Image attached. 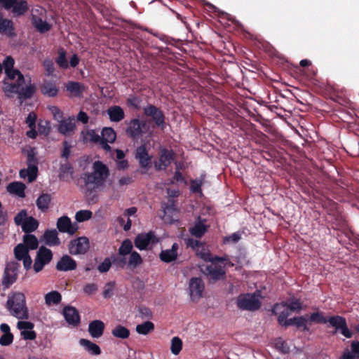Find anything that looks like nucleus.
<instances>
[{
	"label": "nucleus",
	"instance_id": "09e8293b",
	"mask_svg": "<svg viewBox=\"0 0 359 359\" xmlns=\"http://www.w3.org/2000/svg\"><path fill=\"white\" fill-rule=\"evenodd\" d=\"M73 174V168L69 162L62 164L60 167L59 177L60 180H65L68 175Z\"/></svg>",
	"mask_w": 359,
	"mask_h": 359
},
{
	"label": "nucleus",
	"instance_id": "4be33fe9",
	"mask_svg": "<svg viewBox=\"0 0 359 359\" xmlns=\"http://www.w3.org/2000/svg\"><path fill=\"white\" fill-rule=\"evenodd\" d=\"M43 240L45 244L50 247L59 246L61 244L58 231L55 229H46L43 235Z\"/></svg>",
	"mask_w": 359,
	"mask_h": 359
},
{
	"label": "nucleus",
	"instance_id": "e433bc0d",
	"mask_svg": "<svg viewBox=\"0 0 359 359\" xmlns=\"http://www.w3.org/2000/svg\"><path fill=\"white\" fill-rule=\"evenodd\" d=\"M111 334L114 337L122 339H128L130 336V330L121 325H116L112 330Z\"/></svg>",
	"mask_w": 359,
	"mask_h": 359
},
{
	"label": "nucleus",
	"instance_id": "603ef678",
	"mask_svg": "<svg viewBox=\"0 0 359 359\" xmlns=\"http://www.w3.org/2000/svg\"><path fill=\"white\" fill-rule=\"evenodd\" d=\"M114 288H115V282H114V281H110V282L107 283V284H105V285L103 288V292H102L103 297L104 298L111 297L113 295V292H114Z\"/></svg>",
	"mask_w": 359,
	"mask_h": 359
},
{
	"label": "nucleus",
	"instance_id": "423d86ee",
	"mask_svg": "<svg viewBox=\"0 0 359 359\" xmlns=\"http://www.w3.org/2000/svg\"><path fill=\"white\" fill-rule=\"evenodd\" d=\"M20 264L15 261L7 262L1 279V284L4 288H9L16 282L18 276Z\"/></svg>",
	"mask_w": 359,
	"mask_h": 359
},
{
	"label": "nucleus",
	"instance_id": "c85d7f7f",
	"mask_svg": "<svg viewBox=\"0 0 359 359\" xmlns=\"http://www.w3.org/2000/svg\"><path fill=\"white\" fill-rule=\"evenodd\" d=\"M25 188L26 187L22 182H13L8 184L6 190L11 194L18 196L20 198H24L25 196Z\"/></svg>",
	"mask_w": 359,
	"mask_h": 359
},
{
	"label": "nucleus",
	"instance_id": "72a5a7b5",
	"mask_svg": "<svg viewBox=\"0 0 359 359\" xmlns=\"http://www.w3.org/2000/svg\"><path fill=\"white\" fill-rule=\"evenodd\" d=\"M66 88L72 96L81 97L84 90L83 86L78 82L69 81L67 83Z\"/></svg>",
	"mask_w": 359,
	"mask_h": 359
},
{
	"label": "nucleus",
	"instance_id": "37998d69",
	"mask_svg": "<svg viewBox=\"0 0 359 359\" xmlns=\"http://www.w3.org/2000/svg\"><path fill=\"white\" fill-rule=\"evenodd\" d=\"M46 13V10L41 7L37 6L32 10V22H47L46 20L42 18V15Z\"/></svg>",
	"mask_w": 359,
	"mask_h": 359
},
{
	"label": "nucleus",
	"instance_id": "6e6d98bb",
	"mask_svg": "<svg viewBox=\"0 0 359 359\" xmlns=\"http://www.w3.org/2000/svg\"><path fill=\"white\" fill-rule=\"evenodd\" d=\"M310 320L316 323H327V319L325 318L321 313L315 312L311 313L310 316Z\"/></svg>",
	"mask_w": 359,
	"mask_h": 359
},
{
	"label": "nucleus",
	"instance_id": "412c9836",
	"mask_svg": "<svg viewBox=\"0 0 359 359\" xmlns=\"http://www.w3.org/2000/svg\"><path fill=\"white\" fill-rule=\"evenodd\" d=\"M76 268V262L69 255H63L56 264V269L60 271H68Z\"/></svg>",
	"mask_w": 359,
	"mask_h": 359
},
{
	"label": "nucleus",
	"instance_id": "864d4df0",
	"mask_svg": "<svg viewBox=\"0 0 359 359\" xmlns=\"http://www.w3.org/2000/svg\"><path fill=\"white\" fill-rule=\"evenodd\" d=\"M75 219L77 222H83L90 219V210H79L75 215Z\"/></svg>",
	"mask_w": 359,
	"mask_h": 359
},
{
	"label": "nucleus",
	"instance_id": "052dcab7",
	"mask_svg": "<svg viewBox=\"0 0 359 359\" xmlns=\"http://www.w3.org/2000/svg\"><path fill=\"white\" fill-rule=\"evenodd\" d=\"M49 110L52 113L55 120L60 122L63 119V114L62 111L56 106H51L49 107Z\"/></svg>",
	"mask_w": 359,
	"mask_h": 359
},
{
	"label": "nucleus",
	"instance_id": "393cba45",
	"mask_svg": "<svg viewBox=\"0 0 359 359\" xmlns=\"http://www.w3.org/2000/svg\"><path fill=\"white\" fill-rule=\"evenodd\" d=\"M205 5L207 6L208 11L209 12L212 13L214 15V17H217L219 19L224 20L231 21V22H239L238 21L236 20L234 17L232 16L231 14L219 10L218 8H217L215 6L212 5V4L206 3Z\"/></svg>",
	"mask_w": 359,
	"mask_h": 359
},
{
	"label": "nucleus",
	"instance_id": "b1692460",
	"mask_svg": "<svg viewBox=\"0 0 359 359\" xmlns=\"http://www.w3.org/2000/svg\"><path fill=\"white\" fill-rule=\"evenodd\" d=\"M29 7L27 0H18L10 9L13 17L24 16L29 11Z\"/></svg>",
	"mask_w": 359,
	"mask_h": 359
},
{
	"label": "nucleus",
	"instance_id": "a211bd4d",
	"mask_svg": "<svg viewBox=\"0 0 359 359\" xmlns=\"http://www.w3.org/2000/svg\"><path fill=\"white\" fill-rule=\"evenodd\" d=\"M135 158L141 168L148 170L151 165V157L149 155L145 146L142 145L136 149Z\"/></svg>",
	"mask_w": 359,
	"mask_h": 359
},
{
	"label": "nucleus",
	"instance_id": "20e7f679",
	"mask_svg": "<svg viewBox=\"0 0 359 359\" xmlns=\"http://www.w3.org/2000/svg\"><path fill=\"white\" fill-rule=\"evenodd\" d=\"M101 1L102 0H96V1L94 2V0H91V6H93L94 10L97 12V13H95L94 11L91 10V22H93V20H102L98 15L102 16L103 20L107 22H119L120 19L117 18L116 11H111L103 4H96Z\"/></svg>",
	"mask_w": 359,
	"mask_h": 359
},
{
	"label": "nucleus",
	"instance_id": "7c9ffc66",
	"mask_svg": "<svg viewBox=\"0 0 359 359\" xmlns=\"http://www.w3.org/2000/svg\"><path fill=\"white\" fill-rule=\"evenodd\" d=\"M107 114L112 122H119L124 118L125 114L123 109L117 105L111 106L107 109Z\"/></svg>",
	"mask_w": 359,
	"mask_h": 359
},
{
	"label": "nucleus",
	"instance_id": "9b49d317",
	"mask_svg": "<svg viewBox=\"0 0 359 359\" xmlns=\"http://www.w3.org/2000/svg\"><path fill=\"white\" fill-rule=\"evenodd\" d=\"M205 284L201 278H191L189 282L188 291L192 302H197L203 294Z\"/></svg>",
	"mask_w": 359,
	"mask_h": 359
},
{
	"label": "nucleus",
	"instance_id": "2eb2a0df",
	"mask_svg": "<svg viewBox=\"0 0 359 359\" xmlns=\"http://www.w3.org/2000/svg\"><path fill=\"white\" fill-rule=\"evenodd\" d=\"M175 157L172 150L161 147L160 149V156L158 161L154 163V167L157 170H165L169 166Z\"/></svg>",
	"mask_w": 359,
	"mask_h": 359
},
{
	"label": "nucleus",
	"instance_id": "c03bdc74",
	"mask_svg": "<svg viewBox=\"0 0 359 359\" xmlns=\"http://www.w3.org/2000/svg\"><path fill=\"white\" fill-rule=\"evenodd\" d=\"M182 341L179 337H174L171 339L170 351L171 353L177 355L182 349Z\"/></svg>",
	"mask_w": 359,
	"mask_h": 359
},
{
	"label": "nucleus",
	"instance_id": "c756f323",
	"mask_svg": "<svg viewBox=\"0 0 359 359\" xmlns=\"http://www.w3.org/2000/svg\"><path fill=\"white\" fill-rule=\"evenodd\" d=\"M205 219L201 220V218L198 217V221L189 229L190 233L196 238L202 237L208 229V226L205 225Z\"/></svg>",
	"mask_w": 359,
	"mask_h": 359
},
{
	"label": "nucleus",
	"instance_id": "6ab92c4d",
	"mask_svg": "<svg viewBox=\"0 0 359 359\" xmlns=\"http://www.w3.org/2000/svg\"><path fill=\"white\" fill-rule=\"evenodd\" d=\"M145 126L146 123L144 121H140L138 118H134L129 122L126 133L132 137H137L141 135L142 130Z\"/></svg>",
	"mask_w": 359,
	"mask_h": 359
},
{
	"label": "nucleus",
	"instance_id": "4468645a",
	"mask_svg": "<svg viewBox=\"0 0 359 359\" xmlns=\"http://www.w3.org/2000/svg\"><path fill=\"white\" fill-rule=\"evenodd\" d=\"M330 325L335 328L336 331L340 330L341 333L346 338H351L353 332L347 326L345 318L340 316H331L327 319Z\"/></svg>",
	"mask_w": 359,
	"mask_h": 359
},
{
	"label": "nucleus",
	"instance_id": "a878e982",
	"mask_svg": "<svg viewBox=\"0 0 359 359\" xmlns=\"http://www.w3.org/2000/svg\"><path fill=\"white\" fill-rule=\"evenodd\" d=\"M273 311L278 315V321L280 325L283 323L292 313L287 307L286 302L276 304Z\"/></svg>",
	"mask_w": 359,
	"mask_h": 359
},
{
	"label": "nucleus",
	"instance_id": "e2e57ef3",
	"mask_svg": "<svg viewBox=\"0 0 359 359\" xmlns=\"http://www.w3.org/2000/svg\"><path fill=\"white\" fill-rule=\"evenodd\" d=\"M90 183V173L86 172L83 175L81 176L80 179L78 180V184L81 187H86V189L88 190V184Z\"/></svg>",
	"mask_w": 359,
	"mask_h": 359
},
{
	"label": "nucleus",
	"instance_id": "dca6fc26",
	"mask_svg": "<svg viewBox=\"0 0 359 359\" xmlns=\"http://www.w3.org/2000/svg\"><path fill=\"white\" fill-rule=\"evenodd\" d=\"M144 112L146 116H150L154 121L156 126L161 129L165 127V116L163 111L154 105H148L144 108Z\"/></svg>",
	"mask_w": 359,
	"mask_h": 359
},
{
	"label": "nucleus",
	"instance_id": "ddd939ff",
	"mask_svg": "<svg viewBox=\"0 0 359 359\" xmlns=\"http://www.w3.org/2000/svg\"><path fill=\"white\" fill-rule=\"evenodd\" d=\"M56 226L58 231L67 233L70 236L75 234L79 228L76 222H72L71 219L66 215L57 219Z\"/></svg>",
	"mask_w": 359,
	"mask_h": 359
},
{
	"label": "nucleus",
	"instance_id": "0eeeda50",
	"mask_svg": "<svg viewBox=\"0 0 359 359\" xmlns=\"http://www.w3.org/2000/svg\"><path fill=\"white\" fill-rule=\"evenodd\" d=\"M93 172H91V183L95 187L104 185L107 178L109 175V170L107 165L97 161L93 165Z\"/></svg>",
	"mask_w": 359,
	"mask_h": 359
},
{
	"label": "nucleus",
	"instance_id": "f257e3e1",
	"mask_svg": "<svg viewBox=\"0 0 359 359\" xmlns=\"http://www.w3.org/2000/svg\"><path fill=\"white\" fill-rule=\"evenodd\" d=\"M14 60L7 57L4 67L7 79L4 81V92L6 94L17 93L20 99L31 98L36 90V86L32 83L31 78H25L18 69H13Z\"/></svg>",
	"mask_w": 359,
	"mask_h": 359
},
{
	"label": "nucleus",
	"instance_id": "4c0bfd02",
	"mask_svg": "<svg viewBox=\"0 0 359 359\" xmlns=\"http://www.w3.org/2000/svg\"><path fill=\"white\" fill-rule=\"evenodd\" d=\"M29 250H28V248L26 247L24 244L19 243L14 248L13 250L15 258L18 261H21L22 259L26 257L27 255H29Z\"/></svg>",
	"mask_w": 359,
	"mask_h": 359
},
{
	"label": "nucleus",
	"instance_id": "2f4dec72",
	"mask_svg": "<svg viewBox=\"0 0 359 359\" xmlns=\"http://www.w3.org/2000/svg\"><path fill=\"white\" fill-rule=\"evenodd\" d=\"M105 327L104 323L100 320L91 321V337L99 338L104 332Z\"/></svg>",
	"mask_w": 359,
	"mask_h": 359
},
{
	"label": "nucleus",
	"instance_id": "aec40b11",
	"mask_svg": "<svg viewBox=\"0 0 359 359\" xmlns=\"http://www.w3.org/2000/svg\"><path fill=\"white\" fill-rule=\"evenodd\" d=\"M75 128V118L74 116H72L60 121L57 130L61 134L67 136L71 135L74 133Z\"/></svg>",
	"mask_w": 359,
	"mask_h": 359
},
{
	"label": "nucleus",
	"instance_id": "c9c22d12",
	"mask_svg": "<svg viewBox=\"0 0 359 359\" xmlns=\"http://www.w3.org/2000/svg\"><path fill=\"white\" fill-rule=\"evenodd\" d=\"M39 226L38 221L33 217H29L23 222L22 225V231L26 233L34 231Z\"/></svg>",
	"mask_w": 359,
	"mask_h": 359
},
{
	"label": "nucleus",
	"instance_id": "5fc2aeb1",
	"mask_svg": "<svg viewBox=\"0 0 359 359\" xmlns=\"http://www.w3.org/2000/svg\"><path fill=\"white\" fill-rule=\"evenodd\" d=\"M241 238V232H235L231 234L230 236H225L223 239V243L226 244L229 243H236Z\"/></svg>",
	"mask_w": 359,
	"mask_h": 359
},
{
	"label": "nucleus",
	"instance_id": "69168bd1",
	"mask_svg": "<svg viewBox=\"0 0 359 359\" xmlns=\"http://www.w3.org/2000/svg\"><path fill=\"white\" fill-rule=\"evenodd\" d=\"M43 67L48 75L52 74L55 71L53 62L50 59H46L43 61Z\"/></svg>",
	"mask_w": 359,
	"mask_h": 359
},
{
	"label": "nucleus",
	"instance_id": "58836bf2",
	"mask_svg": "<svg viewBox=\"0 0 359 359\" xmlns=\"http://www.w3.org/2000/svg\"><path fill=\"white\" fill-rule=\"evenodd\" d=\"M62 299L61 294L57 291H52L45 295V302L47 305H57Z\"/></svg>",
	"mask_w": 359,
	"mask_h": 359
},
{
	"label": "nucleus",
	"instance_id": "4d7b16f0",
	"mask_svg": "<svg viewBox=\"0 0 359 359\" xmlns=\"http://www.w3.org/2000/svg\"><path fill=\"white\" fill-rule=\"evenodd\" d=\"M111 266V259L107 257L104 259V261L100 264L97 266V270L100 273H106L107 272Z\"/></svg>",
	"mask_w": 359,
	"mask_h": 359
},
{
	"label": "nucleus",
	"instance_id": "a19ab883",
	"mask_svg": "<svg viewBox=\"0 0 359 359\" xmlns=\"http://www.w3.org/2000/svg\"><path fill=\"white\" fill-rule=\"evenodd\" d=\"M154 330V325L151 321H146L136 326V332L140 334L146 335Z\"/></svg>",
	"mask_w": 359,
	"mask_h": 359
},
{
	"label": "nucleus",
	"instance_id": "8fccbe9b",
	"mask_svg": "<svg viewBox=\"0 0 359 359\" xmlns=\"http://www.w3.org/2000/svg\"><path fill=\"white\" fill-rule=\"evenodd\" d=\"M275 348L282 353H287L290 352V346L285 341L281 338H278L274 342Z\"/></svg>",
	"mask_w": 359,
	"mask_h": 359
},
{
	"label": "nucleus",
	"instance_id": "3c124183",
	"mask_svg": "<svg viewBox=\"0 0 359 359\" xmlns=\"http://www.w3.org/2000/svg\"><path fill=\"white\" fill-rule=\"evenodd\" d=\"M287 303V307L291 312H298L302 309V304L299 299H292L289 303Z\"/></svg>",
	"mask_w": 359,
	"mask_h": 359
},
{
	"label": "nucleus",
	"instance_id": "338daca9",
	"mask_svg": "<svg viewBox=\"0 0 359 359\" xmlns=\"http://www.w3.org/2000/svg\"><path fill=\"white\" fill-rule=\"evenodd\" d=\"M34 323L29 321H19L17 327L20 330H30L34 328Z\"/></svg>",
	"mask_w": 359,
	"mask_h": 359
},
{
	"label": "nucleus",
	"instance_id": "f3484780",
	"mask_svg": "<svg viewBox=\"0 0 359 359\" xmlns=\"http://www.w3.org/2000/svg\"><path fill=\"white\" fill-rule=\"evenodd\" d=\"M219 263L224 264V262H211L210 265L206 266L205 273L210 279L217 280L224 278L225 271L222 266L219 264Z\"/></svg>",
	"mask_w": 359,
	"mask_h": 359
},
{
	"label": "nucleus",
	"instance_id": "f8f14e48",
	"mask_svg": "<svg viewBox=\"0 0 359 359\" xmlns=\"http://www.w3.org/2000/svg\"><path fill=\"white\" fill-rule=\"evenodd\" d=\"M89 248V240L86 236L73 239L68 244L69 252L72 255H84Z\"/></svg>",
	"mask_w": 359,
	"mask_h": 359
},
{
	"label": "nucleus",
	"instance_id": "39448f33",
	"mask_svg": "<svg viewBox=\"0 0 359 359\" xmlns=\"http://www.w3.org/2000/svg\"><path fill=\"white\" fill-rule=\"evenodd\" d=\"M116 138V133L112 128H104L101 133V137L95 130H91V142H99L106 152H111V148L109 143H113Z\"/></svg>",
	"mask_w": 359,
	"mask_h": 359
},
{
	"label": "nucleus",
	"instance_id": "bb28decb",
	"mask_svg": "<svg viewBox=\"0 0 359 359\" xmlns=\"http://www.w3.org/2000/svg\"><path fill=\"white\" fill-rule=\"evenodd\" d=\"M178 245L175 243L170 249L162 250L159 257L163 262L169 263L175 261L177 257Z\"/></svg>",
	"mask_w": 359,
	"mask_h": 359
},
{
	"label": "nucleus",
	"instance_id": "7ed1b4c3",
	"mask_svg": "<svg viewBox=\"0 0 359 359\" xmlns=\"http://www.w3.org/2000/svg\"><path fill=\"white\" fill-rule=\"evenodd\" d=\"M27 169L20 170V177L21 178L27 177L29 182H32L36 180L38 173V159L34 148L29 147L27 150Z\"/></svg>",
	"mask_w": 359,
	"mask_h": 359
},
{
	"label": "nucleus",
	"instance_id": "774afa93",
	"mask_svg": "<svg viewBox=\"0 0 359 359\" xmlns=\"http://www.w3.org/2000/svg\"><path fill=\"white\" fill-rule=\"evenodd\" d=\"M36 114L34 112H30L28 114L26 118V123L28 125L29 128L36 127Z\"/></svg>",
	"mask_w": 359,
	"mask_h": 359
},
{
	"label": "nucleus",
	"instance_id": "473e14b6",
	"mask_svg": "<svg viewBox=\"0 0 359 359\" xmlns=\"http://www.w3.org/2000/svg\"><path fill=\"white\" fill-rule=\"evenodd\" d=\"M51 201V196L48 194H42L36 199V204L41 212H45L48 210Z\"/></svg>",
	"mask_w": 359,
	"mask_h": 359
},
{
	"label": "nucleus",
	"instance_id": "9d476101",
	"mask_svg": "<svg viewBox=\"0 0 359 359\" xmlns=\"http://www.w3.org/2000/svg\"><path fill=\"white\" fill-rule=\"evenodd\" d=\"M135 245L140 250H147L152 248L154 245L158 243V239L156 238L153 231L148 233H139L135 238Z\"/></svg>",
	"mask_w": 359,
	"mask_h": 359
},
{
	"label": "nucleus",
	"instance_id": "de8ad7c7",
	"mask_svg": "<svg viewBox=\"0 0 359 359\" xmlns=\"http://www.w3.org/2000/svg\"><path fill=\"white\" fill-rule=\"evenodd\" d=\"M142 263V259L137 252L133 251L130 254L129 259L128 261V264L129 266L135 268Z\"/></svg>",
	"mask_w": 359,
	"mask_h": 359
},
{
	"label": "nucleus",
	"instance_id": "680f3d73",
	"mask_svg": "<svg viewBox=\"0 0 359 359\" xmlns=\"http://www.w3.org/2000/svg\"><path fill=\"white\" fill-rule=\"evenodd\" d=\"M307 322L308 320L304 316L297 317L295 325L299 328L302 327L304 331H309V328L307 326Z\"/></svg>",
	"mask_w": 359,
	"mask_h": 359
},
{
	"label": "nucleus",
	"instance_id": "6e6552de",
	"mask_svg": "<svg viewBox=\"0 0 359 359\" xmlns=\"http://www.w3.org/2000/svg\"><path fill=\"white\" fill-rule=\"evenodd\" d=\"M259 297L257 294H241L237 298V305L242 310H257L261 306Z\"/></svg>",
	"mask_w": 359,
	"mask_h": 359
},
{
	"label": "nucleus",
	"instance_id": "49530a36",
	"mask_svg": "<svg viewBox=\"0 0 359 359\" xmlns=\"http://www.w3.org/2000/svg\"><path fill=\"white\" fill-rule=\"evenodd\" d=\"M58 57H57L55 62L58 65V66L62 69H67L69 67L68 62L66 58V52L63 48H60L58 49Z\"/></svg>",
	"mask_w": 359,
	"mask_h": 359
},
{
	"label": "nucleus",
	"instance_id": "bf43d9fd",
	"mask_svg": "<svg viewBox=\"0 0 359 359\" xmlns=\"http://www.w3.org/2000/svg\"><path fill=\"white\" fill-rule=\"evenodd\" d=\"M27 211L25 210H22L14 217L15 223L17 225H21L22 226L23 222L25 221L27 219V218H28L27 217Z\"/></svg>",
	"mask_w": 359,
	"mask_h": 359
},
{
	"label": "nucleus",
	"instance_id": "0e129e2a",
	"mask_svg": "<svg viewBox=\"0 0 359 359\" xmlns=\"http://www.w3.org/2000/svg\"><path fill=\"white\" fill-rule=\"evenodd\" d=\"M13 335L12 333L3 334L0 337V344L2 346H8L13 342Z\"/></svg>",
	"mask_w": 359,
	"mask_h": 359
},
{
	"label": "nucleus",
	"instance_id": "79ce46f5",
	"mask_svg": "<svg viewBox=\"0 0 359 359\" xmlns=\"http://www.w3.org/2000/svg\"><path fill=\"white\" fill-rule=\"evenodd\" d=\"M133 245L130 239L124 240L118 248V254L121 256H126L130 255L133 251Z\"/></svg>",
	"mask_w": 359,
	"mask_h": 359
},
{
	"label": "nucleus",
	"instance_id": "ea45409f",
	"mask_svg": "<svg viewBox=\"0 0 359 359\" xmlns=\"http://www.w3.org/2000/svg\"><path fill=\"white\" fill-rule=\"evenodd\" d=\"M26 247L28 248V250H35L39 246V241L36 237L30 233H26L23 236V243Z\"/></svg>",
	"mask_w": 359,
	"mask_h": 359
},
{
	"label": "nucleus",
	"instance_id": "13d9d810",
	"mask_svg": "<svg viewBox=\"0 0 359 359\" xmlns=\"http://www.w3.org/2000/svg\"><path fill=\"white\" fill-rule=\"evenodd\" d=\"M203 180H194L191 181L190 189L194 193H201Z\"/></svg>",
	"mask_w": 359,
	"mask_h": 359
},
{
	"label": "nucleus",
	"instance_id": "a18cd8bd",
	"mask_svg": "<svg viewBox=\"0 0 359 359\" xmlns=\"http://www.w3.org/2000/svg\"><path fill=\"white\" fill-rule=\"evenodd\" d=\"M0 34L8 37L16 36L13 24H0Z\"/></svg>",
	"mask_w": 359,
	"mask_h": 359
},
{
	"label": "nucleus",
	"instance_id": "f03ea898",
	"mask_svg": "<svg viewBox=\"0 0 359 359\" xmlns=\"http://www.w3.org/2000/svg\"><path fill=\"white\" fill-rule=\"evenodd\" d=\"M6 307L10 313L18 319L29 318L26 298L22 292H15L11 294L8 297Z\"/></svg>",
	"mask_w": 359,
	"mask_h": 359
},
{
	"label": "nucleus",
	"instance_id": "cd10ccee",
	"mask_svg": "<svg viewBox=\"0 0 359 359\" xmlns=\"http://www.w3.org/2000/svg\"><path fill=\"white\" fill-rule=\"evenodd\" d=\"M196 255L205 262H226L227 261L226 257H212L208 250H206L203 245L200 248L196 249Z\"/></svg>",
	"mask_w": 359,
	"mask_h": 359
},
{
	"label": "nucleus",
	"instance_id": "f704fd0d",
	"mask_svg": "<svg viewBox=\"0 0 359 359\" xmlns=\"http://www.w3.org/2000/svg\"><path fill=\"white\" fill-rule=\"evenodd\" d=\"M41 91L45 95L48 97H55L58 93V89L55 84L51 82L45 81L41 86Z\"/></svg>",
	"mask_w": 359,
	"mask_h": 359
},
{
	"label": "nucleus",
	"instance_id": "5701e85b",
	"mask_svg": "<svg viewBox=\"0 0 359 359\" xmlns=\"http://www.w3.org/2000/svg\"><path fill=\"white\" fill-rule=\"evenodd\" d=\"M63 315L69 325L76 326L79 323V315L75 308L67 306L63 309Z\"/></svg>",
	"mask_w": 359,
	"mask_h": 359
},
{
	"label": "nucleus",
	"instance_id": "1a4fd4ad",
	"mask_svg": "<svg viewBox=\"0 0 359 359\" xmlns=\"http://www.w3.org/2000/svg\"><path fill=\"white\" fill-rule=\"evenodd\" d=\"M52 259V251L44 246L40 247L36 252L33 265L34 271L36 273L40 272L43 269L44 266L48 264Z\"/></svg>",
	"mask_w": 359,
	"mask_h": 359
}]
</instances>
